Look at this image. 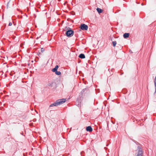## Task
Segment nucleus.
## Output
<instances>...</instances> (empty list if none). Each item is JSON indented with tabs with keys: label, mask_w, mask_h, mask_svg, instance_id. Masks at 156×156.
<instances>
[{
	"label": "nucleus",
	"mask_w": 156,
	"mask_h": 156,
	"mask_svg": "<svg viewBox=\"0 0 156 156\" xmlns=\"http://www.w3.org/2000/svg\"><path fill=\"white\" fill-rule=\"evenodd\" d=\"M59 67H58V66L57 65H56L55 66V68H56V69H58V68Z\"/></svg>",
	"instance_id": "nucleus-17"
},
{
	"label": "nucleus",
	"mask_w": 156,
	"mask_h": 156,
	"mask_svg": "<svg viewBox=\"0 0 156 156\" xmlns=\"http://www.w3.org/2000/svg\"><path fill=\"white\" fill-rule=\"evenodd\" d=\"M12 23L11 22H10L9 23V26H11L12 25Z\"/></svg>",
	"instance_id": "nucleus-16"
},
{
	"label": "nucleus",
	"mask_w": 156,
	"mask_h": 156,
	"mask_svg": "<svg viewBox=\"0 0 156 156\" xmlns=\"http://www.w3.org/2000/svg\"><path fill=\"white\" fill-rule=\"evenodd\" d=\"M9 2H8L7 4V8H8V7H9Z\"/></svg>",
	"instance_id": "nucleus-18"
},
{
	"label": "nucleus",
	"mask_w": 156,
	"mask_h": 156,
	"mask_svg": "<svg viewBox=\"0 0 156 156\" xmlns=\"http://www.w3.org/2000/svg\"><path fill=\"white\" fill-rule=\"evenodd\" d=\"M156 76L155 77L154 81V83L155 87V92H156Z\"/></svg>",
	"instance_id": "nucleus-10"
},
{
	"label": "nucleus",
	"mask_w": 156,
	"mask_h": 156,
	"mask_svg": "<svg viewBox=\"0 0 156 156\" xmlns=\"http://www.w3.org/2000/svg\"><path fill=\"white\" fill-rule=\"evenodd\" d=\"M80 28L83 30H87L88 27L87 25L84 24H81Z\"/></svg>",
	"instance_id": "nucleus-4"
},
{
	"label": "nucleus",
	"mask_w": 156,
	"mask_h": 156,
	"mask_svg": "<svg viewBox=\"0 0 156 156\" xmlns=\"http://www.w3.org/2000/svg\"><path fill=\"white\" fill-rule=\"evenodd\" d=\"M57 69L56 68H54L52 69L51 70L53 72H55L57 71Z\"/></svg>",
	"instance_id": "nucleus-13"
},
{
	"label": "nucleus",
	"mask_w": 156,
	"mask_h": 156,
	"mask_svg": "<svg viewBox=\"0 0 156 156\" xmlns=\"http://www.w3.org/2000/svg\"><path fill=\"white\" fill-rule=\"evenodd\" d=\"M86 90L87 91H88V89L87 88H85L84 89H83L81 91V93L83 94L84 92Z\"/></svg>",
	"instance_id": "nucleus-9"
},
{
	"label": "nucleus",
	"mask_w": 156,
	"mask_h": 156,
	"mask_svg": "<svg viewBox=\"0 0 156 156\" xmlns=\"http://www.w3.org/2000/svg\"><path fill=\"white\" fill-rule=\"evenodd\" d=\"M136 151V156H143V152L140 146H138L137 147Z\"/></svg>",
	"instance_id": "nucleus-3"
},
{
	"label": "nucleus",
	"mask_w": 156,
	"mask_h": 156,
	"mask_svg": "<svg viewBox=\"0 0 156 156\" xmlns=\"http://www.w3.org/2000/svg\"><path fill=\"white\" fill-rule=\"evenodd\" d=\"M97 11L99 13H100L102 12V10L99 8H97L96 9Z\"/></svg>",
	"instance_id": "nucleus-8"
},
{
	"label": "nucleus",
	"mask_w": 156,
	"mask_h": 156,
	"mask_svg": "<svg viewBox=\"0 0 156 156\" xmlns=\"http://www.w3.org/2000/svg\"><path fill=\"white\" fill-rule=\"evenodd\" d=\"M40 37H37V38H36V39H38Z\"/></svg>",
	"instance_id": "nucleus-19"
},
{
	"label": "nucleus",
	"mask_w": 156,
	"mask_h": 156,
	"mask_svg": "<svg viewBox=\"0 0 156 156\" xmlns=\"http://www.w3.org/2000/svg\"><path fill=\"white\" fill-rule=\"evenodd\" d=\"M44 51H45V50H44V48H41V52H44Z\"/></svg>",
	"instance_id": "nucleus-14"
},
{
	"label": "nucleus",
	"mask_w": 156,
	"mask_h": 156,
	"mask_svg": "<svg viewBox=\"0 0 156 156\" xmlns=\"http://www.w3.org/2000/svg\"><path fill=\"white\" fill-rule=\"evenodd\" d=\"M79 57L80 58L83 59L85 58V56L83 54H80Z\"/></svg>",
	"instance_id": "nucleus-7"
},
{
	"label": "nucleus",
	"mask_w": 156,
	"mask_h": 156,
	"mask_svg": "<svg viewBox=\"0 0 156 156\" xmlns=\"http://www.w3.org/2000/svg\"><path fill=\"white\" fill-rule=\"evenodd\" d=\"M129 36V34L128 33H125L123 34V36L125 38H128Z\"/></svg>",
	"instance_id": "nucleus-6"
},
{
	"label": "nucleus",
	"mask_w": 156,
	"mask_h": 156,
	"mask_svg": "<svg viewBox=\"0 0 156 156\" xmlns=\"http://www.w3.org/2000/svg\"><path fill=\"white\" fill-rule=\"evenodd\" d=\"M67 28L66 32V34L68 37H70L73 36L74 34V31L71 30V28L66 27L65 28Z\"/></svg>",
	"instance_id": "nucleus-2"
},
{
	"label": "nucleus",
	"mask_w": 156,
	"mask_h": 156,
	"mask_svg": "<svg viewBox=\"0 0 156 156\" xmlns=\"http://www.w3.org/2000/svg\"><path fill=\"white\" fill-rule=\"evenodd\" d=\"M50 85V84H49V83H48V86H49V85Z\"/></svg>",
	"instance_id": "nucleus-20"
},
{
	"label": "nucleus",
	"mask_w": 156,
	"mask_h": 156,
	"mask_svg": "<svg viewBox=\"0 0 156 156\" xmlns=\"http://www.w3.org/2000/svg\"><path fill=\"white\" fill-rule=\"evenodd\" d=\"M112 44L113 47H115L116 44V41H112Z\"/></svg>",
	"instance_id": "nucleus-12"
},
{
	"label": "nucleus",
	"mask_w": 156,
	"mask_h": 156,
	"mask_svg": "<svg viewBox=\"0 0 156 156\" xmlns=\"http://www.w3.org/2000/svg\"><path fill=\"white\" fill-rule=\"evenodd\" d=\"M79 102H80V100H77L76 101V103L78 102V103H79L77 105L78 106H80V104Z\"/></svg>",
	"instance_id": "nucleus-15"
},
{
	"label": "nucleus",
	"mask_w": 156,
	"mask_h": 156,
	"mask_svg": "<svg viewBox=\"0 0 156 156\" xmlns=\"http://www.w3.org/2000/svg\"><path fill=\"white\" fill-rule=\"evenodd\" d=\"M55 73L56 75L58 76L60 75L61 74V73L60 71H57L55 72Z\"/></svg>",
	"instance_id": "nucleus-11"
},
{
	"label": "nucleus",
	"mask_w": 156,
	"mask_h": 156,
	"mask_svg": "<svg viewBox=\"0 0 156 156\" xmlns=\"http://www.w3.org/2000/svg\"><path fill=\"white\" fill-rule=\"evenodd\" d=\"M86 130L87 131L89 132H91L93 130L91 126H90L87 127L86 129Z\"/></svg>",
	"instance_id": "nucleus-5"
},
{
	"label": "nucleus",
	"mask_w": 156,
	"mask_h": 156,
	"mask_svg": "<svg viewBox=\"0 0 156 156\" xmlns=\"http://www.w3.org/2000/svg\"><path fill=\"white\" fill-rule=\"evenodd\" d=\"M66 100L65 99H59L57 100L55 103L53 104H51L50 106L49 107H52L53 106H57L63 104L65 102Z\"/></svg>",
	"instance_id": "nucleus-1"
}]
</instances>
